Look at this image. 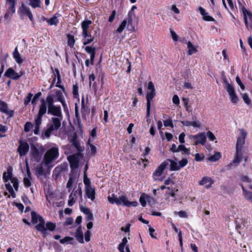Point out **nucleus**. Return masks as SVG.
I'll return each mask as SVG.
<instances>
[{
	"label": "nucleus",
	"mask_w": 252,
	"mask_h": 252,
	"mask_svg": "<svg viewBox=\"0 0 252 252\" xmlns=\"http://www.w3.org/2000/svg\"><path fill=\"white\" fill-rule=\"evenodd\" d=\"M118 200L120 202V205L123 204L124 206L129 207L131 206L136 207L138 205L137 201H129L127 200L125 195H122L118 198Z\"/></svg>",
	"instance_id": "ddd939ff"
},
{
	"label": "nucleus",
	"mask_w": 252,
	"mask_h": 252,
	"mask_svg": "<svg viewBox=\"0 0 252 252\" xmlns=\"http://www.w3.org/2000/svg\"><path fill=\"white\" fill-rule=\"evenodd\" d=\"M0 111L7 115L9 117L11 118L14 116V110H8L7 104L0 100Z\"/></svg>",
	"instance_id": "f8f14e48"
},
{
	"label": "nucleus",
	"mask_w": 252,
	"mask_h": 252,
	"mask_svg": "<svg viewBox=\"0 0 252 252\" xmlns=\"http://www.w3.org/2000/svg\"><path fill=\"white\" fill-rule=\"evenodd\" d=\"M80 209L81 211L86 215H87L91 212L89 208L87 207H83L82 206H80Z\"/></svg>",
	"instance_id": "69168bd1"
},
{
	"label": "nucleus",
	"mask_w": 252,
	"mask_h": 252,
	"mask_svg": "<svg viewBox=\"0 0 252 252\" xmlns=\"http://www.w3.org/2000/svg\"><path fill=\"white\" fill-rule=\"evenodd\" d=\"M44 164V162H41V163L38 164L35 168V174L37 177H39L40 176H42L45 175V169L43 166V164Z\"/></svg>",
	"instance_id": "412c9836"
},
{
	"label": "nucleus",
	"mask_w": 252,
	"mask_h": 252,
	"mask_svg": "<svg viewBox=\"0 0 252 252\" xmlns=\"http://www.w3.org/2000/svg\"><path fill=\"white\" fill-rule=\"evenodd\" d=\"M44 149L42 146L39 149L35 144H31V154L36 162L40 161Z\"/></svg>",
	"instance_id": "39448f33"
},
{
	"label": "nucleus",
	"mask_w": 252,
	"mask_h": 252,
	"mask_svg": "<svg viewBox=\"0 0 252 252\" xmlns=\"http://www.w3.org/2000/svg\"><path fill=\"white\" fill-rule=\"evenodd\" d=\"M19 146L17 149V152L19 153L20 157H23L27 155L29 151V145L28 143L24 142L20 140Z\"/></svg>",
	"instance_id": "9d476101"
},
{
	"label": "nucleus",
	"mask_w": 252,
	"mask_h": 252,
	"mask_svg": "<svg viewBox=\"0 0 252 252\" xmlns=\"http://www.w3.org/2000/svg\"><path fill=\"white\" fill-rule=\"evenodd\" d=\"M188 54L191 55L193 53L197 52V49L192 45L190 41L188 42Z\"/></svg>",
	"instance_id": "c85d7f7f"
},
{
	"label": "nucleus",
	"mask_w": 252,
	"mask_h": 252,
	"mask_svg": "<svg viewBox=\"0 0 252 252\" xmlns=\"http://www.w3.org/2000/svg\"><path fill=\"white\" fill-rule=\"evenodd\" d=\"M4 75L5 77L14 80H17L21 77V75H18V73L15 71L11 67H10L6 70Z\"/></svg>",
	"instance_id": "dca6fc26"
},
{
	"label": "nucleus",
	"mask_w": 252,
	"mask_h": 252,
	"mask_svg": "<svg viewBox=\"0 0 252 252\" xmlns=\"http://www.w3.org/2000/svg\"><path fill=\"white\" fill-rule=\"evenodd\" d=\"M239 4V8L241 9L242 12L244 15V20L245 26L247 29H249V21L248 20L252 19V13L251 12L247 10L245 6L241 3V1L238 0Z\"/></svg>",
	"instance_id": "6e6552de"
},
{
	"label": "nucleus",
	"mask_w": 252,
	"mask_h": 252,
	"mask_svg": "<svg viewBox=\"0 0 252 252\" xmlns=\"http://www.w3.org/2000/svg\"><path fill=\"white\" fill-rule=\"evenodd\" d=\"M59 157V149L58 147H53L45 153L42 162L45 166H48L54 162Z\"/></svg>",
	"instance_id": "7ed1b4c3"
},
{
	"label": "nucleus",
	"mask_w": 252,
	"mask_h": 252,
	"mask_svg": "<svg viewBox=\"0 0 252 252\" xmlns=\"http://www.w3.org/2000/svg\"><path fill=\"white\" fill-rule=\"evenodd\" d=\"M236 81L237 83V84L240 86L241 89L242 90H244L245 89V86L242 83L240 78L239 76H237L236 77Z\"/></svg>",
	"instance_id": "338daca9"
},
{
	"label": "nucleus",
	"mask_w": 252,
	"mask_h": 252,
	"mask_svg": "<svg viewBox=\"0 0 252 252\" xmlns=\"http://www.w3.org/2000/svg\"><path fill=\"white\" fill-rule=\"evenodd\" d=\"M40 102L41 104L39 106V111L34 120L35 128L33 130V133L35 135H37L39 133L40 126L42 123V117L45 114H46L47 112V105H48V108L55 106L54 104V95L48 94L46 97V100L44 98H41L40 100Z\"/></svg>",
	"instance_id": "f257e3e1"
},
{
	"label": "nucleus",
	"mask_w": 252,
	"mask_h": 252,
	"mask_svg": "<svg viewBox=\"0 0 252 252\" xmlns=\"http://www.w3.org/2000/svg\"><path fill=\"white\" fill-rule=\"evenodd\" d=\"M56 224L50 221L47 222L45 226L46 230L48 229L49 230L51 231L54 230L56 228Z\"/></svg>",
	"instance_id": "ea45409f"
},
{
	"label": "nucleus",
	"mask_w": 252,
	"mask_h": 252,
	"mask_svg": "<svg viewBox=\"0 0 252 252\" xmlns=\"http://www.w3.org/2000/svg\"><path fill=\"white\" fill-rule=\"evenodd\" d=\"M163 124H164V126L165 127L169 126V127H171L172 128H173L174 127V125H173V124L172 123V121L170 119L166 120L164 121H163Z\"/></svg>",
	"instance_id": "4d7b16f0"
},
{
	"label": "nucleus",
	"mask_w": 252,
	"mask_h": 252,
	"mask_svg": "<svg viewBox=\"0 0 252 252\" xmlns=\"http://www.w3.org/2000/svg\"><path fill=\"white\" fill-rule=\"evenodd\" d=\"M156 95V91L148 92L146 95L147 105H151V101Z\"/></svg>",
	"instance_id": "c756f323"
},
{
	"label": "nucleus",
	"mask_w": 252,
	"mask_h": 252,
	"mask_svg": "<svg viewBox=\"0 0 252 252\" xmlns=\"http://www.w3.org/2000/svg\"><path fill=\"white\" fill-rule=\"evenodd\" d=\"M12 169L11 168H9L7 170L6 172H4L3 174V179L5 183H7L9 180L12 181Z\"/></svg>",
	"instance_id": "393cba45"
},
{
	"label": "nucleus",
	"mask_w": 252,
	"mask_h": 252,
	"mask_svg": "<svg viewBox=\"0 0 252 252\" xmlns=\"http://www.w3.org/2000/svg\"><path fill=\"white\" fill-rule=\"evenodd\" d=\"M53 131L54 130H53L52 128L49 126L48 128L44 132L42 133L41 135V138L45 139V138H49L51 135V132Z\"/></svg>",
	"instance_id": "7c9ffc66"
},
{
	"label": "nucleus",
	"mask_w": 252,
	"mask_h": 252,
	"mask_svg": "<svg viewBox=\"0 0 252 252\" xmlns=\"http://www.w3.org/2000/svg\"><path fill=\"white\" fill-rule=\"evenodd\" d=\"M72 93H73V97L74 98H77L79 96L78 86L77 84L73 85Z\"/></svg>",
	"instance_id": "a18cd8bd"
},
{
	"label": "nucleus",
	"mask_w": 252,
	"mask_h": 252,
	"mask_svg": "<svg viewBox=\"0 0 252 252\" xmlns=\"http://www.w3.org/2000/svg\"><path fill=\"white\" fill-rule=\"evenodd\" d=\"M94 37H88L86 38V39H84L85 40V41L83 42V45H86L87 44H90L94 40Z\"/></svg>",
	"instance_id": "0e129e2a"
},
{
	"label": "nucleus",
	"mask_w": 252,
	"mask_h": 252,
	"mask_svg": "<svg viewBox=\"0 0 252 252\" xmlns=\"http://www.w3.org/2000/svg\"><path fill=\"white\" fill-rule=\"evenodd\" d=\"M194 140V145L201 144L204 145L206 142V135L205 132H200L193 136Z\"/></svg>",
	"instance_id": "1a4fd4ad"
},
{
	"label": "nucleus",
	"mask_w": 252,
	"mask_h": 252,
	"mask_svg": "<svg viewBox=\"0 0 252 252\" xmlns=\"http://www.w3.org/2000/svg\"><path fill=\"white\" fill-rule=\"evenodd\" d=\"M117 197L114 194H112L111 196H108V199L109 202L111 204H116L117 205H120V202L118 200Z\"/></svg>",
	"instance_id": "e433bc0d"
},
{
	"label": "nucleus",
	"mask_w": 252,
	"mask_h": 252,
	"mask_svg": "<svg viewBox=\"0 0 252 252\" xmlns=\"http://www.w3.org/2000/svg\"><path fill=\"white\" fill-rule=\"evenodd\" d=\"M32 96H33V94L32 93H29L28 94V96L25 99V100H24V104L26 106H27L29 104L30 101H32Z\"/></svg>",
	"instance_id": "864d4df0"
},
{
	"label": "nucleus",
	"mask_w": 252,
	"mask_h": 252,
	"mask_svg": "<svg viewBox=\"0 0 252 252\" xmlns=\"http://www.w3.org/2000/svg\"><path fill=\"white\" fill-rule=\"evenodd\" d=\"M127 23H128V19L127 20H124L117 29L116 32L120 33H121L126 27Z\"/></svg>",
	"instance_id": "c9c22d12"
},
{
	"label": "nucleus",
	"mask_w": 252,
	"mask_h": 252,
	"mask_svg": "<svg viewBox=\"0 0 252 252\" xmlns=\"http://www.w3.org/2000/svg\"><path fill=\"white\" fill-rule=\"evenodd\" d=\"M240 131L241 135L237 139L234 158L229 164L230 166H232L233 164H236V165L237 166L243 158V148L245 143L247 132L244 129H241Z\"/></svg>",
	"instance_id": "f03ea898"
},
{
	"label": "nucleus",
	"mask_w": 252,
	"mask_h": 252,
	"mask_svg": "<svg viewBox=\"0 0 252 252\" xmlns=\"http://www.w3.org/2000/svg\"><path fill=\"white\" fill-rule=\"evenodd\" d=\"M13 58H14L16 62L20 64L23 63V60H22L20 54L18 51V48L16 47L13 53Z\"/></svg>",
	"instance_id": "a878e982"
},
{
	"label": "nucleus",
	"mask_w": 252,
	"mask_h": 252,
	"mask_svg": "<svg viewBox=\"0 0 252 252\" xmlns=\"http://www.w3.org/2000/svg\"><path fill=\"white\" fill-rule=\"evenodd\" d=\"M88 110V108L86 107L85 103V99L84 97H82L81 100V111L82 113H85Z\"/></svg>",
	"instance_id": "09e8293b"
},
{
	"label": "nucleus",
	"mask_w": 252,
	"mask_h": 252,
	"mask_svg": "<svg viewBox=\"0 0 252 252\" xmlns=\"http://www.w3.org/2000/svg\"><path fill=\"white\" fill-rule=\"evenodd\" d=\"M204 158L203 155H200L199 153H197L195 155V160L196 161H200L202 160Z\"/></svg>",
	"instance_id": "e2e57ef3"
},
{
	"label": "nucleus",
	"mask_w": 252,
	"mask_h": 252,
	"mask_svg": "<svg viewBox=\"0 0 252 252\" xmlns=\"http://www.w3.org/2000/svg\"><path fill=\"white\" fill-rule=\"evenodd\" d=\"M85 50L90 55H92L95 53V48L91 46H86L85 48Z\"/></svg>",
	"instance_id": "de8ad7c7"
},
{
	"label": "nucleus",
	"mask_w": 252,
	"mask_h": 252,
	"mask_svg": "<svg viewBox=\"0 0 252 252\" xmlns=\"http://www.w3.org/2000/svg\"><path fill=\"white\" fill-rule=\"evenodd\" d=\"M70 142L76 149L79 152L83 151L82 148L80 145V143L77 139V135H74L70 140Z\"/></svg>",
	"instance_id": "b1692460"
},
{
	"label": "nucleus",
	"mask_w": 252,
	"mask_h": 252,
	"mask_svg": "<svg viewBox=\"0 0 252 252\" xmlns=\"http://www.w3.org/2000/svg\"><path fill=\"white\" fill-rule=\"evenodd\" d=\"M137 7L135 5H133L132 6L130 11H129L128 13V23H130L132 21V17L134 16V13L133 11Z\"/></svg>",
	"instance_id": "4c0bfd02"
},
{
	"label": "nucleus",
	"mask_w": 252,
	"mask_h": 252,
	"mask_svg": "<svg viewBox=\"0 0 252 252\" xmlns=\"http://www.w3.org/2000/svg\"><path fill=\"white\" fill-rule=\"evenodd\" d=\"M31 10L30 8L25 6L23 3L21 4L18 10V12H20L22 14H25L26 15Z\"/></svg>",
	"instance_id": "72a5a7b5"
},
{
	"label": "nucleus",
	"mask_w": 252,
	"mask_h": 252,
	"mask_svg": "<svg viewBox=\"0 0 252 252\" xmlns=\"http://www.w3.org/2000/svg\"><path fill=\"white\" fill-rule=\"evenodd\" d=\"M178 238H179V241L180 246L181 247V251L182 252H184V249L183 247V238H182V231L179 232V234H178Z\"/></svg>",
	"instance_id": "6e6d98bb"
},
{
	"label": "nucleus",
	"mask_w": 252,
	"mask_h": 252,
	"mask_svg": "<svg viewBox=\"0 0 252 252\" xmlns=\"http://www.w3.org/2000/svg\"><path fill=\"white\" fill-rule=\"evenodd\" d=\"M243 195L247 200L252 202V192L251 191L248 190Z\"/></svg>",
	"instance_id": "603ef678"
},
{
	"label": "nucleus",
	"mask_w": 252,
	"mask_h": 252,
	"mask_svg": "<svg viewBox=\"0 0 252 252\" xmlns=\"http://www.w3.org/2000/svg\"><path fill=\"white\" fill-rule=\"evenodd\" d=\"M68 38V45L70 47H73L75 43V39L74 36L72 35L68 34L67 35Z\"/></svg>",
	"instance_id": "a19ab883"
},
{
	"label": "nucleus",
	"mask_w": 252,
	"mask_h": 252,
	"mask_svg": "<svg viewBox=\"0 0 252 252\" xmlns=\"http://www.w3.org/2000/svg\"><path fill=\"white\" fill-rule=\"evenodd\" d=\"M63 119L62 117H52V124L49 126L54 130H57L59 129L61 126V121Z\"/></svg>",
	"instance_id": "f3484780"
},
{
	"label": "nucleus",
	"mask_w": 252,
	"mask_h": 252,
	"mask_svg": "<svg viewBox=\"0 0 252 252\" xmlns=\"http://www.w3.org/2000/svg\"><path fill=\"white\" fill-rule=\"evenodd\" d=\"M182 124L187 126H193L194 127H198L200 126V125L196 122L191 121H182Z\"/></svg>",
	"instance_id": "58836bf2"
},
{
	"label": "nucleus",
	"mask_w": 252,
	"mask_h": 252,
	"mask_svg": "<svg viewBox=\"0 0 252 252\" xmlns=\"http://www.w3.org/2000/svg\"><path fill=\"white\" fill-rule=\"evenodd\" d=\"M92 22L90 20H86L81 23V28L82 29V36L86 37L87 35V31L89 26L92 24Z\"/></svg>",
	"instance_id": "6ab92c4d"
},
{
	"label": "nucleus",
	"mask_w": 252,
	"mask_h": 252,
	"mask_svg": "<svg viewBox=\"0 0 252 252\" xmlns=\"http://www.w3.org/2000/svg\"><path fill=\"white\" fill-rule=\"evenodd\" d=\"M56 98H57V99L58 101L61 102V103H62V102L65 101L63 96V94L61 91H58L56 92Z\"/></svg>",
	"instance_id": "37998d69"
},
{
	"label": "nucleus",
	"mask_w": 252,
	"mask_h": 252,
	"mask_svg": "<svg viewBox=\"0 0 252 252\" xmlns=\"http://www.w3.org/2000/svg\"><path fill=\"white\" fill-rule=\"evenodd\" d=\"M188 163V160L186 158H183L180 160L178 162V164L180 167V169L185 167Z\"/></svg>",
	"instance_id": "3c124183"
},
{
	"label": "nucleus",
	"mask_w": 252,
	"mask_h": 252,
	"mask_svg": "<svg viewBox=\"0 0 252 252\" xmlns=\"http://www.w3.org/2000/svg\"><path fill=\"white\" fill-rule=\"evenodd\" d=\"M47 111L48 114L56 116V117L63 116L61 108L60 106H54L53 107L48 108V109H47Z\"/></svg>",
	"instance_id": "2eb2a0df"
},
{
	"label": "nucleus",
	"mask_w": 252,
	"mask_h": 252,
	"mask_svg": "<svg viewBox=\"0 0 252 252\" xmlns=\"http://www.w3.org/2000/svg\"><path fill=\"white\" fill-rule=\"evenodd\" d=\"M75 237L76 240L80 243H84V237L83 232L82 231V228L79 226L75 232Z\"/></svg>",
	"instance_id": "5701e85b"
},
{
	"label": "nucleus",
	"mask_w": 252,
	"mask_h": 252,
	"mask_svg": "<svg viewBox=\"0 0 252 252\" xmlns=\"http://www.w3.org/2000/svg\"><path fill=\"white\" fill-rule=\"evenodd\" d=\"M150 199H152L154 201V198L151 197L150 196L147 194H143V196H141L139 198V201L143 207H145L146 205V203L148 202V204H150Z\"/></svg>",
	"instance_id": "4be33fe9"
},
{
	"label": "nucleus",
	"mask_w": 252,
	"mask_h": 252,
	"mask_svg": "<svg viewBox=\"0 0 252 252\" xmlns=\"http://www.w3.org/2000/svg\"><path fill=\"white\" fill-rule=\"evenodd\" d=\"M44 19L47 21L48 24L50 26L55 25L57 26L59 23V20L57 18V17L56 15L53 16L52 18L49 19L47 18H44Z\"/></svg>",
	"instance_id": "cd10ccee"
},
{
	"label": "nucleus",
	"mask_w": 252,
	"mask_h": 252,
	"mask_svg": "<svg viewBox=\"0 0 252 252\" xmlns=\"http://www.w3.org/2000/svg\"><path fill=\"white\" fill-rule=\"evenodd\" d=\"M167 161L170 162V168L171 171H177L180 170V167L178 163L172 159H168Z\"/></svg>",
	"instance_id": "bb28decb"
},
{
	"label": "nucleus",
	"mask_w": 252,
	"mask_h": 252,
	"mask_svg": "<svg viewBox=\"0 0 252 252\" xmlns=\"http://www.w3.org/2000/svg\"><path fill=\"white\" fill-rule=\"evenodd\" d=\"M127 243V240L126 237H124L122 239V242L119 244L118 250L120 252H125L124 248Z\"/></svg>",
	"instance_id": "2f4dec72"
},
{
	"label": "nucleus",
	"mask_w": 252,
	"mask_h": 252,
	"mask_svg": "<svg viewBox=\"0 0 252 252\" xmlns=\"http://www.w3.org/2000/svg\"><path fill=\"white\" fill-rule=\"evenodd\" d=\"M11 183L13 184V187L16 191H18L19 187V181L16 178H13L12 179Z\"/></svg>",
	"instance_id": "49530a36"
},
{
	"label": "nucleus",
	"mask_w": 252,
	"mask_h": 252,
	"mask_svg": "<svg viewBox=\"0 0 252 252\" xmlns=\"http://www.w3.org/2000/svg\"><path fill=\"white\" fill-rule=\"evenodd\" d=\"M41 94H42L40 92L36 94L32 100V103L34 104L36 100L41 95Z\"/></svg>",
	"instance_id": "774afa93"
},
{
	"label": "nucleus",
	"mask_w": 252,
	"mask_h": 252,
	"mask_svg": "<svg viewBox=\"0 0 252 252\" xmlns=\"http://www.w3.org/2000/svg\"><path fill=\"white\" fill-rule=\"evenodd\" d=\"M213 184V181L211 178L208 177H204L199 182V185L201 186H205L207 189L210 188L212 185Z\"/></svg>",
	"instance_id": "aec40b11"
},
{
	"label": "nucleus",
	"mask_w": 252,
	"mask_h": 252,
	"mask_svg": "<svg viewBox=\"0 0 252 252\" xmlns=\"http://www.w3.org/2000/svg\"><path fill=\"white\" fill-rule=\"evenodd\" d=\"M76 198L74 196H72V195H69V200L68 201V205L69 206H72L75 202Z\"/></svg>",
	"instance_id": "680f3d73"
},
{
	"label": "nucleus",
	"mask_w": 252,
	"mask_h": 252,
	"mask_svg": "<svg viewBox=\"0 0 252 252\" xmlns=\"http://www.w3.org/2000/svg\"><path fill=\"white\" fill-rule=\"evenodd\" d=\"M30 178L25 177L23 179L24 184L26 188L30 187L32 185L31 182L29 179Z\"/></svg>",
	"instance_id": "bf43d9fd"
},
{
	"label": "nucleus",
	"mask_w": 252,
	"mask_h": 252,
	"mask_svg": "<svg viewBox=\"0 0 252 252\" xmlns=\"http://www.w3.org/2000/svg\"><path fill=\"white\" fill-rule=\"evenodd\" d=\"M168 164L167 161H164L156 169L153 174V178L155 180H158V178L162 175L163 170Z\"/></svg>",
	"instance_id": "9b49d317"
},
{
	"label": "nucleus",
	"mask_w": 252,
	"mask_h": 252,
	"mask_svg": "<svg viewBox=\"0 0 252 252\" xmlns=\"http://www.w3.org/2000/svg\"><path fill=\"white\" fill-rule=\"evenodd\" d=\"M41 1L40 0H29V5L32 8L40 7Z\"/></svg>",
	"instance_id": "f704fd0d"
},
{
	"label": "nucleus",
	"mask_w": 252,
	"mask_h": 252,
	"mask_svg": "<svg viewBox=\"0 0 252 252\" xmlns=\"http://www.w3.org/2000/svg\"><path fill=\"white\" fill-rule=\"evenodd\" d=\"M221 157L220 153L216 152L213 156L209 157L207 160L212 162H215L218 160Z\"/></svg>",
	"instance_id": "473e14b6"
},
{
	"label": "nucleus",
	"mask_w": 252,
	"mask_h": 252,
	"mask_svg": "<svg viewBox=\"0 0 252 252\" xmlns=\"http://www.w3.org/2000/svg\"><path fill=\"white\" fill-rule=\"evenodd\" d=\"M223 82L226 85V89L229 94L231 102L234 104L237 103L239 98L235 93L234 87L228 83L226 79H225Z\"/></svg>",
	"instance_id": "0eeeda50"
},
{
	"label": "nucleus",
	"mask_w": 252,
	"mask_h": 252,
	"mask_svg": "<svg viewBox=\"0 0 252 252\" xmlns=\"http://www.w3.org/2000/svg\"><path fill=\"white\" fill-rule=\"evenodd\" d=\"M85 193L87 197L90 198L92 201H94L95 198V189L91 186L86 187L85 188Z\"/></svg>",
	"instance_id": "a211bd4d"
},
{
	"label": "nucleus",
	"mask_w": 252,
	"mask_h": 252,
	"mask_svg": "<svg viewBox=\"0 0 252 252\" xmlns=\"http://www.w3.org/2000/svg\"><path fill=\"white\" fill-rule=\"evenodd\" d=\"M170 33L171 34L172 38L174 41H177L179 40L178 35L173 30H170Z\"/></svg>",
	"instance_id": "052dcab7"
},
{
	"label": "nucleus",
	"mask_w": 252,
	"mask_h": 252,
	"mask_svg": "<svg viewBox=\"0 0 252 252\" xmlns=\"http://www.w3.org/2000/svg\"><path fill=\"white\" fill-rule=\"evenodd\" d=\"M70 168L72 169H76L79 165V158L78 155H72L68 157Z\"/></svg>",
	"instance_id": "4468645a"
},
{
	"label": "nucleus",
	"mask_w": 252,
	"mask_h": 252,
	"mask_svg": "<svg viewBox=\"0 0 252 252\" xmlns=\"http://www.w3.org/2000/svg\"><path fill=\"white\" fill-rule=\"evenodd\" d=\"M55 77L53 78V82H54L56 81V77L57 78V79L59 80V81H60V78H61L60 71L58 68H55Z\"/></svg>",
	"instance_id": "5fc2aeb1"
},
{
	"label": "nucleus",
	"mask_w": 252,
	"mask_h": 252,
	"mask_svg": "<svg viewBox=\"0 0 252 252\" xmlns=\"http://www.w3.org/2000/svg\"><path fill=\"white\" fill-rule=\"evenodd\" d=\"M242 95L243 99L244 101V102L247 105H250L251 103V99L249 98V95L246 93L242 94Z\"/></svg>",
	"instance_id": "8fccbe9b"
},
{
	"label": "nucleus",
	"mask_w": 252,
	"mask_h": 252,
	"mask_svg": "<svg viewBox=\"0 0 252 252\" xmlns=\"http://www.w3.org/2000/svg\"><path fill=\"white\" fill-rule=\"evenodd\" d=\"M73 238L69 236H66L64 238L60 240V242L61 244H63L65 243H69V244H72V241L73 240Z\"/></svg>",
	"instance_id": "79ce46f5"
},
{
	"label": "nucleus",
	"mask_w": 252,
	"mask_h": 252,
	"mask_svg": "<svg viewBox=\"0 0 252 252\" xmlns=\"http://www.w3.org/2000/svg\"><path fill=\"white\" fill-rule=\"evenodd\" d=\"M32 222L33 224H36L38 222L39 223L35 225L36 229L41 233L43 234H47L46 228L45 227V222L43 218L40 215H38L34 211L31 212Z\"/></svg>",
	"instance_id": "20e7f679"
},
{
	"label": "nucleus",
	"mask_w": 252,
	"mask_h": 252,
	"mask_svg": "<svg viewBox=\"0 0 252 252\" xmlns=\"http://www.w3.org/2000/svg\"><path fill=\"white\" fill-rule=\"evenodd\" d=\"M33 126V125L30 122H28L26 123L24 126V130L26 132H28L30 131L31 128Z\"/></svg>",
	"instance_id": "c03bdc74"
},
{
	"label": "nucleus",
	"mask_w": 252,
	"mask_h": 252,
	"mask_svg": "<svg viewBox=\"0 0 252 252\" xmlns=\"http://www.w3.org/2000/svg\"><path fill=\"white\" fill-rule=\"evenodd\" d=\"M206 136L208 137L209 140L210 141H214L216 139V137L214 135V134L210 131H208L207 133L206 134Z\"/></svg>",
	"instance_id": "13d9d810"
},
{
	"label": "nucleus",
	"mask_w": 252,
	"mask_h": 252,
	"mask_svg": "<svg viewBox=\"0 0 252 252\" xmlns=\"http://www.w3.org/2000/svg\"><path fill=\"white\" fill-rule=\"evenodd\" d=\"M6 2L8 5V7L4 15V18L7 20L10 19L12 15L15 13L16 0H6Z\"/></svg>",
	"instance_id": "423d86ee"
}]
</instances>
